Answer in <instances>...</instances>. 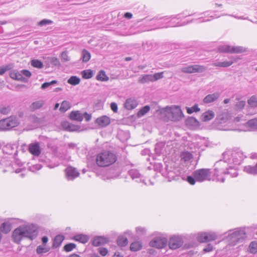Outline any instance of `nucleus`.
I'll list each match as a JSON object with an SVG mask.
<instances>
[{
  "label": "nucleus",
  "instance_id": "nucleus-42",
  "mask_svg": "<svg viewBox=\"0 0 257 257\" xmlns=\"http://www.w3.org/2000/svg\"><path fill=\"white\" fill-rule=\"evenodd\" d=\"M247 251L248 252L255 254L257 253V241H252L250 242Z\"/></svg>",
  "mask_w": 257,
  "mask_h": 257
},
{
  "label": "nucleus",
  "instance_id": "nucleus-19",
  "mask_svg": "<svg viewBox=\"0 0 257 257\" xmlns=\"http://www.w3.org/2000/svg\"><path fill=\"white\" fill-rule=\"evenodd\" d=\"M121 170L118 165H115L109 168L107 172V179H114L119 177Z\"/></svg>",
  "mask_w": 257,
  "mask_h": 257
},
{
  "label": "nucleus",
  "instance_id": "nucleus-38",
  "mask_svg": "<svg viewBox=\"0 0 257 257\" xmlns=\"http://www.w3.org/2000/svg\"><path fill=\"white\" fill-rule=\"evenodd\" d=\"M90 53L85 49H83L81 52L80 60H82L83 62L86 63L90 60Z\"/></svg>",
  "mask_w": 257,
  "mask_h": 257
},
{
  "label": "nucleus",
  "instance_id": "nucleus-3",
  "mask_svg": "<svg viewBox=\"0 0 257 257\" xmlns=\"http://www.w3.org/2000/svg\"><path fill=\"white\" fill-rule=\"evenodd\" d=\"M162 113L165 115H169L170 120L172 121H179L185 117L183 111L179 105L167 106L162 109Z\"/></svg>",
  "mask_w": 257,
  "mask_h": 257
},
{
  "label": "nucleus",
  "instance_id": "nucleus-2",
  "mask_svg": "<svg viewBox=\"0 0 257 257\" xmlns=\"http://www.w3.org/2000/svg\"><path fill=\"white\" fill-rule=\"evenodd\" d=\"M117 159L116 155L111 151H103L97 155L96 162L98 166L105 167L114 164Z\"/></svg>",
  "mask_w": 257,
  "mask_h": 257
},
{
  "label": "nucleus",
  "instance_id": "nucleus-46",
  "mask_svg": "<svg viewBox=\"0 0 257 257\" xmlns=\"http://www.w3.org/2000/svg\"><path fill=\"white\" fill-rule=\"evenodd\" d=\"M233 64V61H225L223 62H217L213 63V66L216 67L227 68Z\"/></svg>",
  "mask_w": 257,
  "mask_h": 257
},
{
  "label": "nucleus",
  "instance_id": "nucleus-51",
  "mask_svg": "<svg viewBox=\"0 0 257 257\" xmlns=\"http://www.w3.org/2000/svg\"><path fill=\"white\" fill-rule=\"evenodd\" d=\"M58 84V81L56 80H53L50 82H45L41 84V89L45 90L52 85Z\"/></svg>",
  "mask_w": 257,
  "mask_h": 257
},
{
  "label": "nucleus",
  "instance_id": "nucleus-37",
  "mask_svg": "<svg viewBox=\"0 0 257 257\" xmlns=\"http://www.w3.org/2000/svg\"><path fill=\"white\" fill-rule=\"evenodd\" d=\"M14 67L15 64L13 63H10L8 64L0 66V75H3L7 71H10Z\"/></svg>",
  "mask_w": 257,
  "mask_h": 257
},
{
  "label": "nucleus",
  "instance_id": "nucleus-12",
  "mask_svg": "<svg viewBox=\"0 0 257 257\" xmlns=\"http://www.w3.org/2000/svg\"><path fill=\"white\" fill-rule=\"evenodd\" d=\"M207 70L206 67L203 65H189L181 68V72L184 73H202Z\"/></svg>",
  "mask_w": 257,
  "mask_h": 257
},
{
  "label": "nucleus",
  "instance_id": "nucleus-28",
  "mask_svg": "<svg viewBox=\"0 0 257 257\" xmlns=\"http://www.w3.org/2000/svg\"><path fill=\"white\" fill-rule=\"evenodd\" d=\"M138 103L137 100L132 98H129L126 99L124 103V107L127 110H132L135 108Z\"/></svg>",
  "mask_w": 257,
  "mask_h": 257
},
{
  "label": "nucleus",
  "instance_id": "nucleus-14",
  "mask_svg": "<svg viewBox=\"0 0 257 257\" xmlns=\"http://www.w3.org/2000/svg\"><path fill=\"white\" fill-rule=\"evenodd\" d=\"M61 126L63 130L69 132H80L82 131L81 130V126L74 124L67 120H63L61 122Z\"/></svg>",
  "mask_w": 257,
  "mask_h": 257
},
{
  "label": "nucleus",
  "instance_id": "nucleus-10",
  "mask_svg": "<svg viewBox=\"0 0 257 257\" xmlns=\"http://www.w3.org/2000/svg\"><path fill=\"white\" fill-rule=\"evenodd\" d=\"M12 238L13 241L18 244H20L23 238H25L23 225L19 226L13 231Z\"/></svg>",
  "mask_w": 257,
  "mask_h": 257
},
{
  "label": "nucleus",
  "instance_id": "nucleus-23",
  "mask_svg": "<svg viewBox=\"0 0 257 257\" xmlns=\"http://www.w3.org/2000/svg\"><path fill=\"white\" fill-rule=\"evenodd\" d=\"M185 125L190 129H194L200 126L198 120L194 116H188L185 120Z\"/></svg>",
  "mask_w": 257,
  "mask_h": 257
},
{
  "label": "nucleus",
  "instance_id": "nucleus-48",
  "mask_svg": "<svg viewBox=\"0 0 257 257\" xmlns=\"http://www.w3.org/2000/svg\"><path fill=\"white\" fill-rule=\"evenodd\" d=\"M71 104L70 102L66 100H64L60 107L59 110L61 112H65L67 110L70 109Z\"/></svg>",
  "mask_w": 257,
  "mask_h": 257
},
{
  "label": "nucleus",
  "instance_id": "nucleus-27",
  "mask_svg": "<svg viewBox=\"0 0 257 257\" xmlns=\"http://www.w3.org/2000/svg\"><path fill=\"white\" fill-rule=\"evenodd\" d=\"M71 239L80 243L85 244L88 241L89 237L88 235L86 234L78 233L73 236Z\"/></svg>",
  "mask_w": 257,
  "mask_h": 257
},
{
  "label": "nucleus",
  "instance_id": "nucleus-9",
  "mask_svg": "<svg viewBox=\"0 0 257 257\" xmlns=\"http://www.w3.org/2000/svg\"><path fill=\"white\" fill-rule=\"evenodd\" d=\"M168 242L169 248L172 250L180 248L184 243L182 237L178 235H173L169 238Z\"/></svg>",
  "mask_w": 257,
  "mask_h": 257
},
{
  "label": "nucleus",
  "instance_id": "nucleus-55",
  "mask_svg": "<svg viewBox=\"0 0 257 257\" xmlns=\"http://www.w3.org/2000/svg\"><path fill=\"white\" fill-rule=\"evenodd\" d=\"M77 245L73 242H69L65 244L63 247L64 251L66 252H70L76 247Z\"/></svg>",
  "mask_w": 257,
  "mask_h": 257
},
{
  "label": "nucleus",
  "instance_id": "nucleus-58",
  "mask_svg": "<svg viewBox=\"0 0 257 257\" xmlns=\"http://www.w3.org/2000/svg\"><path fill=\"white\" fill-rule=\"evenodd\" d=\"M181 159L185 162L190 161L193 158V155L188 151H185L182 153L181 155Z\"/></svg>",
  "mask_w": 257,
  "mask_h": 257
},
{
  "label": "nucleus",
  "instance_id": "nucleus-5",
  "mask_svg": "<svg viewBox=\"0 0 257 257\" xmlns=\"http://www.w3.org/2000/svg\"><path fill=\"white\" fill-rule=\"evenodd\" d=\"M25 232V238L31 241L36 238L39 234V225L36 223L23 225Z\"/></svg>",
  "mask_w": 257,
  "mask_h": 257
},
{
  "label": "nucleus",
  "instance_id": "nucleus-32",
  "mask_svg": "<svg viewBox=\"0 0 257 257\" xmlns=\"http://www.w3.org/2000/svg\"><path fill=\"white\" fill-rule=\"evenodd\" d=\"M95 79L98 81L105 82L109 80V77L106 74L104 70H100L98 71Z\"/></svg>",
  "mask_w": 257,
  "mask_h": 257
},
{
  "label": "nucleus",
  "instance_id": "nucleus-52",
  "mask_svg": "<svg viewBox=\"0 0 257 257\" xmlns=\"http://www.w3.org/2000/svg\"><path fill=\"white\" fill-rule=\"evenodd\" d=\"M246 126L253 129H257V118H254L247 120L245 123Z\"/></svg>",
  "mask_w": 257,
  "mask_h": 257
},
{
  "label": "nucleus",
  "instance_id": "nucleus-56",
  "mask_svg": "<svg viewBox=\"0 0 257 257\" xmlns=\"http://www.w3.org/2000/svg\"><path fill=\"white\" fill-rule=\"evenodd\" d=\"M44 102L43 100H39L33 102L31 105V108L33 110L41 108L44 105Z\"/></svg>",
  "mask_w": 257,
  "mask_h": 257
},
{
  "label": "nucleus",
  "instance_id": "nucleus-53",
  "mask_svg": "<svg viewBox=\"0 0 257 257\" xmlns=\"http://www.w3.org/2000/svg\"><path fill=\"white\" fill-rule=\"evenodd\" d=\"M128 173L133 180L139 179L142 176L139 171L136 169H131L128 171Z\"/></svg>",
  "mask_w": 257,
  "mask_h": 257
},
{
  "label": "nucleus",
  "instance_id": "nucleus-20",
  "mask_svg": "<svg viewBox=\"0 0 257 257\" xmlns=\"http://www.w3.org/2000/svg\"><path fill=\"white\" fill-rule=\"evenodd\" d=\"M17 219L16 218H8V220L3 222L0 225V231L2 233L7 234H8L12 229V222L10 221ZM21 221V222H23V220L20 219H17Z\"/></svg>",
  "mask_w": 257,
  "mask_h": 257
},
{
  "label": "nucleus",
  "instance_id": "nucleus-8",
  "mask_svg": "<svg viewBox=\"0 0 257 257\" xmlns=\"http://www.w3.org/2000/svg\"><path fill=\"white\" fill-rule=\"evenodd\" d=\"M216 234L212 232H200L197 234L196 239L199 243L208 242L217 239Z\"/></svg>",
  "mask_w": 257,
  "mask_h": 257
},
{
  "label": "nucleus",
  "instance_id": "nucleus-63",
  "mask_svg": "<svg viewBox=\"0 0 257 257\" xmlns=\"http://www.w3.org/2000/svg\"><path fill=\"white\" fill-rule=\"evenodd\" d=\"M163 74H164L163 72H160L155 73L154 74L152 75L153 82L157 81L160 79L163 78L164 77Z\"/></svg>",
  "mask_w": 257,
  "mask_h": 257
},
{
  "label": "nucleus",
  "instance_id": "nucleus-11",
  "mask_svg": "<svg viewBox=\"0 0 257 257\" xmlns=\"http://www.w3.org/2000/svg\"><path fill=\"white\" fill-rule=\"evenodd\" d=\"M167 243L168 239L166 237L159 236L152 239L149 242V245L157 249H162L167 246Z\"/></svg>",
  "mask_w": 257,
  "mask_h": 257
},
{
  "label": "nucleus",
  "instance_id": "nucleus-43",
  "mask_svg": "<svg viewBox=\"0 0 257 257\" xmlns=\"http://www.w3.org/2000/svg\"><path fill=\"white\" fill-rule=\"evenodd\" d=\"M185 109L188 114H191L194 112H198L200 111L197 103H195L192 107L186 106Z\"/></svg>",
  "mask_w": 257,
  "mask_h": 257
},
{
  "label": "nucleus",
  "instance_id": "nucleus-18",
  "mask_svg": "<svg viewBox=\"0 0 257 257\" xmlns=\"http://www.w3.org/2000/svg\"><path fill=\"white\" fill-rule=\"evenodd\" d=\"M9 77L15 81H21L24 83H28L29 79L21 75L20 71L18 69L14 68L10 70L9 73Z\"/></svg>",
  "mask_w": 257,
  "mask_h": 257
},
{
  "label": "nucleus",
  "instance_id": "nucleus-7",
  "mask_svg": "<svg viewBox=\"0 0 257 257\" xmlns=\"http://www.w3.org/2000/svg\"><path fill=\"white\" fill-rule=\"evenodd\" d=\"M220 53H240L246 52L245 48L242 46H231L230 45H220L217 48Z\"/></svg>",
  "mask_w": 257,
  "mask_h": 257
},
{
  "label": "nucleus",
  "instance_id": "nucleus-22",
  "mask_svg": "<svg viewBox=\"0 0 257 257\" xmlns=\"http://www.w3.org/2000/svg\"><path fill=\"white\" fill-rule=\"evenodd\" d=\"M27 150L34 156L38 157L41 153L40 144L38 142L30 144L28 146Z\"/></svg>",
  "mask_w": 257,
  "mask_h": 257
},
{
  "label": "nucleus",
  "instance_id": "nucleus-45",
  "mask_svg": "<svg viewBox=\"0 0 257 257\" xmlns=\"http://www.w3.org/2000/svg\"><path fill=\"white\" fill-rule=\"evenodd\" d=\"M31 65L34 68H36L38 69L43 68L44 67V64L43 62L39 59H32L31 61Z\"/></svg>",
  "mask_w": 257,
  "mask_h": 257
},
{
  "label": "nucleus",
  "instance_id": "nucleus-31",
  "mask_svg": "<svg viewBox=\"0 0 257 257\" xmlns=\"http://www.w3.org/2000/svg\"><path fill=\"white\" fill-rule=\"evenodd\" d=\"M142 247L143 244L141 241H135L131 243L130 249L131 251L136 252L140 250Z\"/></svg>",
  "mask_w": 257,
  "mask_h": 257
},
{
  "label": "nucleus",
  "instance_id": "nucleus-57",
  "mask_svg": "<svg viewBox=\"0 0 257 257\" xmlns=\"http://www.w3.org/2000/svg\"><path fill=\"white\" fill-rule=\"evenodd\" d=\"M247 103L252 108L257 107V99L255 95L251 96L248 100Z\"/></svg>",
  "mask_w": 257,
  "mask_h": 257
},
{
  "label": "nucleus",
  "instance_id": "nucleus-62",
  "mask_svg": "<svg viewBox=\"0 0 257 257\" xmlns=\"http://www.w3.org/2000/svg\"><path fill=\"white\" fill-rule=\"evenodd\" d=\"M20 71L21 75L28 79L32 76V74L31 72L28 69H22Z\"/></svg>",
  "mask_w": 257,
  "mask_h": 257
},
{
  "label": "nucleus",
  "instance_id": "nucleus-61",
  "mask_svg": "<svg viewBox=\"0 0 257 257\" xmlns=\"http://www.w3.org/2000/svg\"><path fill=\"white\" fill-rule=\"evenodd\" d=\"M104 105V101L102 100L98 99L94 102L93 107L96 110H100L103 108Z\"/></svg>",
  "mask_w": 257,
  "mask_h": 257
},
{
  "label": "nucleus",
  "instance_id": "nucleus-36",
  "mask_svg": "<svg viewBox=\"0 0 257 257\" xmlns=\"http://www.w3.org/2000/svg\"><path fill=\"white\" fill-rule=\"evenodd\" d=\"M128 239L127 237L123 235H119L116 239L117 244L120 247H125L128 244Z\"/></svg>",
  "mask_w": 257,
  "mask_h": 257
},
{
  "label": "nucleus",
  "instance_id": "nucleus-16",
  "mask_svg": "<svg viewBox=\"0 0 257 257\" xmlns=\"http://www.w3.org/2000/svg\"><path fill=\"white\" fill-rule=\"evenodd\" d=\"M109 242V238L104 235L94 236L91 240L90 243L93 246L104 245Z\"/></svg>",
  "mask_w": 257,
  "mask_h": 257
},
{
  "label": "nucleus",
  "instance_id": "nucleus-26",
  "mask_svg": "<svg viewBox=\"0 0 257 257\" xmlns=\"http://www.w3.org/2000/svg\"><path fill=\"white\" fill-rule=\"evenodd\" d=\"M68 118L73 121H81L83 115L79 110H73L69 114Z\"/></svg>",
  "mask_w": 257,
  "mask_h": 257
},
{
  "label": "nucleus",
  "instance_id": "nucleus-64",
  "mask_svg": "<svg viewBox=\"0 0 257 257\" xmlns=\"http://www.w3.org/2000/svg\"><path fill=\"white\" fill-rule=\"evenodd\" d=\"M68 52L67 51H63L60 54L61 60L63 62H67L70 60V58L68 56Z\"/></svg>",
  "mask_w": 257,
  "mask_h": 257
},
{
  "label": "nucleus",
  "instance_id": "nucleus-47",
  "mask_svg": "<svg viewBox=\"0 0 257 257\" xmlns=\"http://www.w3.org/2000/svg\"><path fill=\"white\" fill-rule=\"evenodd\" d=\"M48 62H50L52 67H57L59 68L61 66V63L57 57H48Z\"/></svg>",
  "mask_w": 257,
  "mask_h": 257
},
{
  "label": "nucleus",
  "instance_id": "nucleus-54",
  "mask_svg": "<svg viewBox=\"0 0 257 257\" xmlns=\"http://www.w3.org/2000/svg\"><path fill=\"white\" fill-rule=\"evenodd\" d=\"M243 171L249 174L256 175L257 174L256 169L255 165L252 166H246L244 167Z\"/></svg>",
  "mask_w": 257,
  "mask_h": 257
},
{
  "label": "nucleus",
  "instance_id": "nucleus-24",
  "mask_svg": "<svg viewBox=\"0 0 257 257\" xmlns=\"http://www.w3.org/2000/svg\"><path fill=\"white\" fill-rule=\"evenodd\" d=\"M65 239V236L62 234L56 235L52 239V248L54 249L59 247Z\"/></svg>",
  "mask_w": 257,
  "mask_h": 257
},
{
  "label": "nucleus",
  "instance_id": "nucleus-41",
  "mask_svg": "<svg viewBox=\"0 0 257 257\" xmlns=\"http://www.w3.org/2000/svg\"><path fill=\"white\" fill-rule=\"evenodd\" d=\"M179 15H177L176 16H172L170 17H169L168 16H165V17H159V16H157V17H155L153 18L152 19H148V17H146L145 18H144L143 19H141L140 21V22H142V21H143L144 20H145V21H154V20H163V19H164L165 20H168L170 18H172V19L176 18V19H179V18L178 17V16Z\"/></svg>",
  "mask_w": 257,
  "mask_h": 257
},
{
  "label": "nucleus",
  "instance_id": "nucleus-34",
  "mask_svg": "<svg viewBox=\"0 0 257 257\" xmlns=\"http://www.w3.org/2000/svg\"><path fill=\"white\" fill-rule=\"evenodd\" d=\"M94 73V71L88 69L82 71L81 72V74L83 79H89L91 78L93 76Z\"/></svg>",
  "mask_w": 257,
  "mask_h": 257
},
{
  "label": "nucleus",
  "instance_id": "nucleus-49",
  "mask_svg": "<svg viewBox=\"0 0 257 257\" xmlns=\"http://www.w3.org/2000/svg\"><path fill=\"white\" fill-rule=\"evenodd\" d=\"M39 161L45 163L47 166L50 168H53L55 167L52 161L45 156H41L39 159Z\"/></svg>",
  "mask_w": 257,
  "mask_h": 257
},
{
  "label": "nucleus",
  "instance_id": "nucleus-13",
  "mask_svg": "<svg viewBox=\"0 0 257 257\" xmlns=\"http://www.w3.org/2000/svg\"><path fill=\"white\" fill-rule=\"evenodd\" d=\"M230 118V114L227 111H224L217 115L212 124L215 127H219L221 124L225 123Z\"/></svg>",
  "mask_w": 257,
  "mask_h": 257
},
{
  "label": "nucleus",
  "instance_id": "nucleus-44",
  "mask_svg": "<svg viewBox=\"0 0 257 257\" xmlns=\"http://www.w3.org/2000/svg\"><path fill=\"white\" fill-rule=\"evenodd\" d=\"M182 179L186 181L188 183H189L191 185H194L196 183V182H197V180H196V178L194 176L193 172L190 175L184 176L182 177Z\"/></svg>",
  "mask_w": 257,
  "mask_h": 257
},
{
  "label": "nucleus",
  "instance_id": "nucleus-4",
  "mask_svg": "<svg viewBox=\"0 0 257 257\" xmlns=\"http://www.w3.org/2000/svg\"><path fill=\"white\" fill-rule=\"evenodd\" d=\"M246 237V233L245 228L243 227L236 228L232 232L228 233L227 235L228 241L231 245L243 242Z\"/></svg>",
  "mask_w": 257,
  "mask_h": 257
},
{
  "label": "nucleus",
  "instance_id": "nucleus-39",
  "mask_svg": "<svg viewBox=\"0 0 257 257\" xmlns=\"http://www.w3.org/2000/svg\"><path fill=\"white\" fill-rule=\"evenodd\" d=\"M165 143L163 142H160L156 144L155 146L154 151L155 154L158 156H160L162 154V151L165 147Z\"/></svg>",
  "mask_w": 257,
  "mask_h": 257
},
{
  "label": "nucleus",
  "instance_id": "nucleus-60",
  "mask_svg": "<svg viewBox=\"0 0 257 257\" xmlns=\"http://www.w3.org/2000/svg\"><path fill=\"white\" fill-rule=\"evenodd\" d=\"M54 23V22L51 20L44 19L40 21L37 23V25L39 27L46 26L49 25H52Z\"/></svg>",
  "mask_w": 257,
  "mask_h": 257
},
{
  "label": "nucleus",
  "instance_id": "nucleus-35",
  "mask_svg": "<svg viewBox=\"0 0 257 257\" xmlns=\"http://www.w3.org/2000/svg\"><path fill=\"white\" fill-rule=\"evenodd\" d=\"M46 139H48V138L46 137ZM47 147L48 149H50L53 155H55L58 152V147L56 145L53 141L50 140L47 144Z\"/></svg>",
  "mask_w": 257,
  "mask_h": 257
},
{
  "label": "nucleus",
  "instance_id": "nucleus-25",
  "mask_svg": "<svg viewBox=\"0 0 257 257\" xmlns=\"http://www.w3.org/2000/svg\"><path fill=\"white\" fill-rule=\"evenodd\" d=\"M215 116V113L212 110H207L203 112L200 116V119L202 121L207 122L213 119Z\"/></svg>",
  "mask_w": 257,
  "mask_h": 257
},
{
  "label": "nucleus",
  "instance_id": "nucleus-17",
  "mask_svg": "<svg viewBox=\"0 0 257 257\" xmlns=\"http://www.w3.org/2000/svg\"><path fill=\"white\" fill-rule=\"evenodd\" d=\"M65 173L68 180H73L80 175V173L77 169L71 166H68L65 169Z\"/></svg>",
  "mask_w": 257,
  "mask_h": 257
},
{
  "label": "nucleus",
  "instance_id": "nucleus-40",
  "mask_svg": "<svg viewBox=\"0 0 257 257\" xmlns=\"http://www.w3.org/2000/svg\"><path fill=\"white\" fill-rule=\"evenodd\" d=\"M80 78L76 75H73L67 80V83L71 85L75 86L80 83Z\"/></svg>",
  "mask_w": 257,
  "mask_h": 257
},
{
  "label": "nucleus",
  "instance_id": "nucleus-33",
  "mask_svg": "<svg viewBox=\"0 0 257 257\" xmlns=\"http://www.w3.org/2000/svg\"><path fill=\"white\" fill-rule=\"evenodd\" d=\"M151 107L149 105H146L142 107L137 113V116L138 118H140L150 111Z\"/></svg>",
  "mask_w": 257,
  "mask_h": 257
},
{
  "label": "nucleus",
  "instance_id": "nucleus-21",
  "mask_svg": "<svg viewBox=\"0 0 257 257\" xmlns=\"http://www.w3.org/2000/svg\"><path fill=\"white\" fill-rule=\"evenodd\" d=\"M110 122V118L106 115H101L95 120V123L97 124L99 128L106 127Z\"/></svg>",
  "mask_w": 257,
  "mask_h": 257
},
{
  "label": "nucleus",
  "instance_id": "nucleus-50",
  "mask_svg": "<svg viewBox=\"0 0 257 257\" xmlns=\"http://www.w3.org/2000/svg\"><path fill=\"white\" fill-rule=\"evenodd\" d=\"M141 83L144 84L149 82H153L152 74H145L142 76L139 80Z\"/></svg>",
  "mask_w": 257,
  "mask_h": 257
},
{
  "label": "nucleus",
  "instance_id": "nucleus-30",
  "mask_svg": "<svg viewBox=\"0 0 257 257\" xmlns=\"http://www.w3.org/2000/svg\"><path fill=\"white\" fill-rule=\"evenodd\" d=\"M10 125L9 117L0 120V131H6L10 130Z\"/></svg>",
  "mask_w": 257,
  "mask_h": 257
},
{
  "label": "nucleus",
  "instance_id": "nucleus-6",
  "mask_svg": "<svg viewBox=\"0 0 257 257\" xmlns=\"http://www.w3.org/2000/svg\"><path fill=\"white\" fill-rule=\"evenodd\" d=\"M194 177L198 182H202L206 180L210 181L211 172L210 169L201 168L193 171Z\"/></svg>",
  "mask_w": 257,
  "mask_h": 257
},
{
  "label": "nucleus",
  "instance_id": "nucleus-1",
  "mask_svg": "<svg viewBox=\"0 0 257 257\" xmlns=\"http://www.w3.org/2000/svg\"><path fill=\"white\" fill-rule=\"evenodd\" d=\"M214 173L212 180L213 181L224 183L225 180L224 177H221V175L231 174L229 170L232 169V167L227 164V160L223 161L222 159L216 162L214 165Z\"/></svg>",
  "mask_w": 257,
  "mask_h": 257
},
{
  "label": "nucleus",
  "instance_id": "nucleus-15",
  "mask_svg": "<svg viewBox=\"0 0 257 257\" xmlns=\"http://www.w3.org/2000/svg\"><path fill=\"white\" fill-rule=\"evenodd\" d=\"M231 153L233 163L235 165H240L246 157L244 156L243 152L239 148H234Z\"/></svg>",
  "mask_w": 257,
  "mask_h": 257
},
{
  "label": "nucleus",
  "instance_id": "nucleus-59",
  "mask_svg": "<svg viewBox=\"0 0 257 257\" xmlns=\"http://www.w3.org/2000/svg\"><path fill=\"white\" fill-rule=\"evenodd\" d=\"M9 118L10 120V123L11 124V125L10 126V130H11L12 128L14 127L17 126L19 124L20 122L16 117L11 116L9 117Z\"/></svg>",
  "mask_w": 257,
  "mask_h": 257
},
{
  "label": "nucleus",
  "instance_id": "nucleus-29",
  "mask_svg": "<svg viewBox=\"0 0 257 257\" xmlns=\"http://www.w3.org/2000/svg\"><path fill=\"white\" fill-rule=\"evenodd\" d=\"M219 92H214L212 94L207 95L203 99L204 103H210L216 100L219 97Z\"/></svg>",
  "mask_w": 257,
  "mask_h": 257
}]
</instances>
